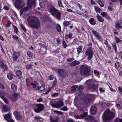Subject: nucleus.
I'll list each match as a JSON object with an SVG mask.
<instances>
[{
	"mask_svg": "<svg viewBox=\"0 0 122 122\" xmlns=\"http://www.w3.org/2000/svg\"><path fill=\"white\" fill-rule=\"evenodd\" d=\"M57 72L58 73L59 75L61 77H63L64 76L65 70L63 69H58L57 70Z\"/></svg>",
	"mask_w": 122,
	"mask_h": 122,
	"instance_id": "obj_16",
	"label": "nucleus"
},
{
	"mask_svg": "<svg viewBox=\"0 0 122 122\" xmlns=\"http://www.w3.org/2000/svg\"><path fill=\"white\" fill-rule=\"evenodd\" d=\"M107 47L109 51L112 52H113V51L112 50L111 47L110 45L107 46Z\"/></svg>",
	"mask_w": 122,
	"mask_h": 122,
	"instance_id": "obj_62",
	"label": "nucleus"
},
{
	"mask_svg": "<svg viewBox=\"0 0 122 122\" xmlns=\"http://www.w3.org/2000/svg\"><path fill=\"white\" fill-rule=\"evenodd\" d=\"M21 72L19 70H17L16 71V75L19 78L21 77Z\"/></svg>",
	"mask_w": 122,
	"mask_h": 122,
	"instance_id": "obj_34",
	"label": "nucleus"
},
{
	"mask_svg": "<svg viewBox=\"0 0 122 122\" xmlns=\"http://www.w3.org/2000/svg\"><path fill=\"white\" fill-rule=\"evenodd\" d=\"M63 105L64 103L62 101H59L58 102V108L60 107Z\"/></svg>",
	"mask_w": 122,
	"mask_h": 122,
	"instance_id": "obj_33",
	"label": "nucleus"
},
{
	"mask_svg": "<svg viewBox=\"0 0 122 122\" xmlns=\"http://www.w3.org/2000/svg\"><path fill=\"white\" fill-rule=\"evenodd\" d=\"M98 3L102 7H103L104 5L101 0H98Z\"/></svg>",
	"mask_w": 122,
	"mask_h": 122,
	"instance_id": "obj_58",
	"label": "nucleus"
},
{
	"mask_svg": "<svg viewBox=\"0 0 122 122\" xmlns=\"http://www.w3.org/2000/svg\"><path fill=\"white\" fill-rule=\"evenodd\" d=\"M87 120L88 121L90 122H96L95 119L93 118V117L89 116V117L87 118Z\"/></svg>",
	"mask_w": 122,
	"mask_h": 122,
	"instance_id": "obj_27",
	"label": "nucleus"
},
{
	"mask_svg": "<svg viewBox=\"0 0 122 122\" xmlns=\"http://www.w3.org/2000/svg\"><path fill=\"white\" fill-rule=\"evenodd\" d=\"M7 76L8 79L10 80H12L13 77L12 73H8L7 74Z\"/></svg>",
	"mask_w": 122,
	"mask_h": 122,
	"instance_id": "obj_25",
	"label": "nucleus"
},
{
	"mask_svg": "<svg viewBox=\"0 0 122 122\" xmlns=\"http://www.w3.org/2000/svg\"><path fill=\"white\" fill-rule=\"evenodd\" d=\"M48 20V18L47 16H45L44 17L43 20L44 22L47 21Z\"/></svg>",
	"mask_w": 122,
	"mask_h": 122,
	"instance_id": "obj_61",
	"label": "nucleus"
},
{
	"mask_svg": "<svg viewBox=\"0 0 122 122\" xmlns=\"http://www.w3.org/2000/svg\"><path fill=\"white\" fill-rule=\"evenodd\" d=\"M59 117L56 116H50V120L51 122H58Z\"/></svg>",
	"mask_w": 122,
	"mask_h": 122,
	"instance_id": "obj_12",
	"label": "nucleus"
},
{
	"mask_svg": "<svg viewBox=\"0 0 122 122\" xmlns=\"http://www.w3.org/2000/svg\"><path fill=\"white\" fill-rule=\"evenodd\" d=\"M11 88L12 90L14 92H16L17 90V87L16 86L15 84L12 83L11 85Z\"/></svg>",
	"mask_w": 122,
	"mask_h": 122,
	"instance_id": "obj_23",
	"label": "nucleus"
},
{
	"mask_svg": "<svg viewBox=\"0 0 122 122\" xmlns=\"http://www.w3.org/2000/svg\"><path fill=\"white\" fill-rule=\"evenodd\" d=\"M20 97V96L18 94L15 93L13 94L11 96V101L13 102H15L18 100Z\"/></svg>",
	"mask_w": 122,
	"mask_h": 122,
	"instance_id": "obj_8",
	"label": "nucleus"
},
{
	"mask_svg": "<svg viewBox=\"0 0 122 122\" xmlns=\"http://www.w3.org/2000/svg\"><path fill=\"white\" fill-rule=\"evenodd\" d=\"M23 3L21 0H16L14 3L15 7L17 9L21 8L24 6Z\"/></svg>",
	"mask_w": 122,
	"mask_h": 122,
	"instance_id": "obj_7",
	"label": "nucleus"
},
{
	"mask_svg": "<svg viewBox=\"0 0 122 122\" xmlns=\"http://www.w3.org/2000/svg\"><path fill=\"white\" fill-rule=\"evenodd\" d=\"M113 49L115 52H117V47L116 44L115 42H114L112 44Z\"/></svg>",
	"mask_w": 122,
	"mask_h": 122,
	"instance_id": "obj_32",
	"label": "nucleus"
},
{
	"mask_svg": "<svg viewBox=\"0 0 122 122\" xmlns=\"http://www.w3.org/2000/svg\"><path fill=\"white\" fill-rule=\"evenodd\" d=\"M4 101V102L5 103L7 104H8L9 103V100L7 99H6L5 98V97H4V98H3L2 99Z\"/></svg>",
	"mask_w": 122,
	"mask_h": 122,
	"instance_id": "obj_52",
	"label": "nucleus"
},
{
	"mask_svg": "<svg viewBox=\"0 0 122 122\" xmlns=\"http://www.w3.org/2000/svg\"><path fill=\"white\" fill-rule=\"evenodd\" d=\"M94 52L92 50V48L89 47L87 49L85 52V54L87 56V59L88 60H90L92 58Z\"/></svg>",
	"mask_w": 122,
	"mask_h": 122,
	"instance_id": "obj_6",
	"label": "nucleus"
},
{
	"mask_svg": "<svg viewBox=\"0 0 122 122\" xmlns=\"http://www.w3.org/2000/svg\"><path fill=\"white\" fill-rule=\"evenodd\" d=\"M51 88L50 87H49L47 90V91L45 93H44V95H46V94H48V93H49V92L51 91Z\"/></svg>",
	"mask_w": 122,
	"mask_h": 122,
	"instance_id": "obj_64",
	"label": "nucleus"
},
{
	"mask_svg": "<svg viewBox=\"0 0 122 122\" xmlns=\"http://www.w3.org/2000/svg\"><path fill=\"white\" fill-rule=\"evenodd\" d=\"M36 5L35 0H28L27 5L29 8L35 7Z\"/></svg>",
	"mask_w": 122,
	"mask_h": 122,
	"instance_id": "obj_10",
	"label": "nucleus"
},
{
	"mask_svg": "<svg viewBox=\"0 0 122 122\" xmlns=\"http://www.w3.org/2000/svg\"><path fill=\"white\" fill-rule=\"evenodd\" d=\"M82 46L81 45L79 46L78 48H77V54L79 55L80 54V53L81 52V51L82 50Z\"/></svg>",
	"mask_w": 122,
	"mask_h": 122,
	"instance_id": "obj_30",
	"label": "nucleus"
},
{
	"mask_svg": "<svg viewBox=\"0 0 122 122\" xmlns=\"http://www.w3.org/2000/svg\"><path fill=\"white\" fill-rule=\"evenodd\" d=\"M61 110L63 111H67L68 110V108L65 106H64L62 108L60 109Z\"/></svg>",
	"mask_w": 122,
	"mask_h": 122,
	"instance_id": "obj_49",
	"label": "nucleus"
},
{
	"mask_svg": "<svg viewBox=\"0 0 122 122\" xmlns=\"http://www.w3.org/2000/svg\"><path fill=\"white\" fill-rule=\"evenodd\" d=\"M115 67L116 68H119L120 65L118 62L116 61V62L115 63Z\"/></svg>",
	"mask_w": 122,
	"mask_h": 122,
	"instance_id": "obj_51",
	"label": "nucleus"
},
{
	"mask_svg": "<svg viewBox=\"0 0 122 122\" xmlns=\"http://www.w3.org/2000/svg\"><path fill=\"white\" fill-rule=\"evenodd\" d=\"M94 81L92 79H89L87 80L86 82V84L88 86L91 85L94 82Z\"/></svg>",
	"mask_w": 122,
	"mask_h": 122,
	"instance_id": "obj_22",
	"label": "nucleus"
},
{
	"mask_svg": "<svg viewBox=\"0 0 122 122\" xmlns=\"http://www.w3.org/2000/svg\"><path fill=\"white\" fill-rule=\"evenodd\" d=\"M62 45L64 48L68 46L67 45L64 40H63L62 42Z\"/></svg>",
	"mask_w": 122,
	"mask_h": 122,
	"instance_id": "obj_53",
	"label": "nucleus"
},
{
	"mask_svg": "<svg viewBox=\"0 0 122 122\" xmlns=\"http://www.w3.org/2000/svg\"><path fill=\"white\" fill-rule=\"evenodd\" d=\"M54 112L56 114L58 115H61L63 114V113L62 112L57 110L54 111Z\"/></svg>",
	"mask_w": 122,
	"mask_h": 122,
	"instance_id": "obj_42",
	"label": "nucleus"
},
{
	"mask_svg": "<svg viewBox=\"0 0 122 122\" xmlns=\"http://www.w3.org/2000/svg\"><path fill=\"white\" fill-rule=\"evenodd\" d=\"M115 40L116 43H118L122 41L121 40H120L119 38L117 36H116L115 38Z\"/></svg>",
	"mask_w": 122,
	"mask_h": 122,
	"instance_id": "obj_48",
	"label": "nucleus"
},
{
	"mask_svg": "<svg viewBox=\"0 0 122 122\" xmlns=\"http://www.w3.org/2000/svg\"><path fill=\"white\" fill-rule=\"evenodd\" d=\"M13 114L15 117L17 118V120H20L22 117V115L20 114V113L17 111H15L13 113Z\"/></svg>",
	"mask_w": 122,
	"mask_h": 122,
	"instance_id": "obj_14",
	"label": "nucleus"
},
{
	"mask_svg": "<svg viewBox=\"0 0 122 122\" xmlns=\"http://www.w3.org/2000/svg\"><path fill=\"white\" fill-rule=\"evenodd\" d=\"M20 56V53L17 52H14L13 55V57L14 60H16Z\"/></svg>",
	"mask_w": 122,
	"mask_h": 122,
	"instance_id": "obj_18",
	"label": "nucleus"
},
{
	"mask_svg": "<svg viewBox=\"0 0 122 122\" xmlns=\"http://www.w3.org/2000/svg\"><path fill=\"white\" fill-rule=\"evenodd\" d=\"M80 62L78 61L75 60L70 63V65L71 67H74L79 64Z\"/></svg>",
	"mask_w": 122,
	"mask_h": 122,
	"instance_id": "obj_17",
	"label": "nucleus"
},
{
	"mask_svg": "<svg viewBox=\"0 0 122 122\" xmlns=\"http://www.w3.org/2000/svg\"><path fill=\"white\" fill-rule=\"evenodd\" d=\"M69 24V21H65L63 23L64 25L65 26H68Z\"/></svg>",
	"mask_w": 122,
	"mask_h": 122,
	"instance_id": "obj_57",
	"label": "nucleus"
},
{
	"mask_svg": "<svg viewBox=\"0 0 122 122\" xmlns=\"http://www.w3.org/2000/svg\"><path fill=\"white\" fill-rule=\"evenodd\" d=\"M52 107L54 108L58 107V102H55L52 104Z\"/></svg>",
	"mask_w": 122,
	"mask_h": 122,
	"instance_id": "obj_43",
	"label": "nucleus"
},
{
	"mask_svg": "<svg viewBox=\"0 0 122 122\" xmlns=\"http://www.w3.org/2000/svg\"><path fill=\"white\" fill-rule=\"evenodd\" d=\"M28 23L31 27L38 29L40 26L39 20H36L32 16H29L27 19Z\"/></svg>",
	"mask_w": 122,
	"mask_h": 122,
	"instance_id": "obj_4",
	"label": "nucleus"
},
{
	"mask_svg": "<svg viewBox=\"0 0 122 122\" xmlns=\"http://www.w3.org/2000/svg\"><path fill=\"white\" fill-rule=\"evenodd\" d=\"M80 73L81 76H91L93 78V72L90 67L87 65H82L80 68Z\"/></svg>",
	"mask_w": 122,
	"mask_h": 122,
	"instance_id": "obj_1",
	"label": "nucleus"
},
{
	"mask_svg": "<svg viewBox=\"0 0 122 122\" xmlns=\"http://www.w3.org/2000/svg\"><path fill=\"white\" fill-rule=\"evenodd\" d=\"M48 9V11L53 16L59 20H60L61 17V13L59 11L56 9L55 7L52 4H49L47 5Z\"/></svg>",
	"mask_w": 122,
	"mask_h": 122,
	"instance_id": "obj_3",
	"label": "nucleus"
},
{
	"mask_svg": "<svg viewBox=\"0 0 122 122\" xmlns=\"http://www.w3.org/2000/svg\"><path fill=\"white\" fill-rule=\"evenodd\" d=\"M73 35L71 32H70L68 35L66 34L65 35V38L66 39H68L69 38L70 40L72 38Z\"/></svg>",
	"mask_w": 122,
	"mask_h": 122,
	"instance_id": "obj_24",
	"label": "nucleus"
},
{
	"mask_svg": "<svg viewBox=\"0 0 122 122\" xmlns=\"http://www.w3.org/2000/svg\"><path fill=\"white\" fill-rule=\"evenodd\" d=\"M93 35L99 41H101L102 39L101 35L95 30H93L92 31Z\"/></svg>",
	"mask_w": 122,
	"mask_h": 122,
	"instance_id": "obj_9",
	"label": "nucleus"
},
{
	"mask_svg": "<svg viewBox=\"0 0 122 122\" xmlns=\"http://www.w3.org/2000/svg\"><path fill=\"white\" fill-rule=\"evenodd\" d=\"M77 88H78V90H79L80 87H79L78 86H73L71 88V91L73 93L75 92L76 91V89Z\"/></svg>",
	"mask_w": 122,
	"mask_h": 122,
	"instance_id": "obj_20",
	"label": "nucleus"
},
{
	"mask_svg": "<svg viewBox=\"0 0 122 122\" xmlns=\"http://www.w3.org/2000/svg\"><path fill=\"white\" fill-rule=\"evenodd\" d=\"M97 17L98 21L100 22H103L104 21V19L102 18V16L99 15L98 14L97 16Z\"/></svg>",
	"mask_w": 122,
	"mask_h": 122,
	"instance_id": "obj_26",
	"label": "nucleus"
},
{
	"mask_svg": "<svg viewBox=\"0 0 122 122\" xmlns=\"http://www.w3.org/2000/svg\"><path fill=\"white\" fill-rule=\"evenodd\" d=\"M21 29L22 30L25 32H26V30L24 25L22 24H20Z\"/></svg>",
	"mask_w": 122,
	"mask_h": 122,
	"instance_id": "obj_45",
	"label": "nucleus"
},
{
	"mask_svg": "<svg viewBox=\"0 0 122 122\" xmlns=\"http://www.w3.org/2000/svg\"><path fill=\"white\" fill-rule=\"evenodd\" d=\"M4 117L5 119L7 121L10 119L11 118V116L10 113L6 114L4 116Z\"/></svg>",
	"mask_w": 122,
	"mask_h": 122,
	"instance_id": "obj_19",
	"label": "nucleus"
},
{
	"mask_svg": "<svg viewBox=\"0 0 122 122\" xmlns=\"http://www.w3.org/2000/svg\"><path fill=\"white\" fill-rule=\"evenodd\" d=\"M45 86L44 85H42L41 86L39 87L38 86L36 89V90H38L39 92H40L44 90L45 89Z\"/></svg>",
	"mask_w": 122,
	"mask_h": 122,
	"instance_id": "obj_21",
	"label": "nucleus"
},
{
	"mask_svg": "<svg viewBox=\"0 0 122 122\" xmlns=\"http://www.w3.org/2000/svg\"><path fill=\"white\" fill-rule=\"evenodd\" d=\"M59 95V93H53L51 95V96L52 97H55Z\"/></svg>",
	"mask_w": 122,
	"mask_h": 122,
	"instance_id": "obj_60",
	"label": "nucleus"
},
{
	"mask_svg": "<svg viewBox=\"0 0 122 122\" xmlns=\"http://www.w3.org/2000/svg\"><path fill=\"white\" fill-rule=\"evenodd\" d=\"M56 30L57 31L60 32L61 30V27L59 24H57L56 27Z\"/></svg>",
	"mask_w": 122,
	"mask_h": 122,
	"instance_id": "obj_39",
	"label": "nucleus"
},
{
	"mask_svg": "<svg viewBox=\"0 0 122 122\" xmlns=\"http://www.w3.org/2000/svg\"><path fill=\"white\" fill-rule=\"evenodd\" d=\"M1 67L5 70L7 71L8 70V68L7 65L4 63V65H2Z\"/></svg>",
	"mask_w": 122,
	"mask_h": 122,
	"instance_id": "obj_44",
	"label": "nucleus"
},
{
	"mask_svg": "<svg viewBox=\"0 0 122 122\" xmlns=\"http://www.w3.org/2000/svg\"><path fill=\"white\" fill-rule=\"evenodd\" d=\"M57 80L56 78H55V80L54 81L51 87L54 88L56 86L57 83Z\"/></svg>",
	"mask_w": 122,
	"mask_h": 122,
	"instance_id": "obj_40",
	"label": "nucleus"
},
{
	"mask_svg": "<svg viewBox=\"0 0 122 122\" xmlns=\"http://www.w3.org/2000/svg\"><path fill=\"white\" fill-rule=\"evenodd\" d=\"M115 27L117 29H119V28L122 29V26L119 23H117L116 24Z\"/></svg>",
	"mask_w": 122,
	"mask_h": 122,
	"instance_id": "obj_36",
	"label": "nucleus"
},
{
	"mask_svg": "<svg viewBox=\"0 0 122 122\" xmlns=\"http://www.w3.org/2000/svg\"><path fill=\"white\" fill-rule=\"evenodd\" d=\"M26 86H28L30 84V82L29 81V79L27 78L26 80Z\"/></svg>",
	"mask_w": 122,
	"mask_h": 122,
	"instance_id": "obj_59",
	"label": "nucleus"
},
{
	"mask_svg": "<svg viewBox=\"0 0 122 122\" xmlns=\"http://www.w3.org/2000/svg\"><path fill=\"white\" fill-rule=\"evenodd\" d=\"M33 53L30 51H28L27 53V55L29 57H31L33 55Z\"/></svg>",
	"mask_w": 122,
	"mask_h": 122,
	"instance_id": "obj_46",
	"label": "nucleus"
},
{
	"mask_svg": "<svg viewBox=\"0 0 122 122\" xmlns=\"http://www.w3.org/2000/svg\"><path fill=\"white\" fill-rule=\"evenodd\" d=\"M113 122H122V119L120 118L119 117H117Z\"/></svg>",
	"mask_w": 122,
	"mask_h": 122,
	"instance_id": "obj_37",
	"label": "nucleus"
},
{
	"mask_svg": "<svg viewBox=\"0 0 122 122\" xmlns=\"http://www.w3.org/2000/svg\"><path fill=\"white\" fill-rule=\"evenodd\" d=\"M98 84H97V86L95 85V82H93L90 86H88V89H91L93 91H96L98 89Z\"/></svg>",
	"mask_w": 122,
	"mask_h": 122,
	"instance_id": "obj_11",
	"label": "nucleus"
},
{
	"mask_svg": "<svg viewBox=\"0 0 122 122\" xmlns=\"http://www.w3.org/2000/svg\"><path fill=\"white\" fill-rule=\"evenodd\" d=\"M83 100L84 101L85 103L86 104H87L90 102L91 99L89 98L85 97V98L83 99Z\"/></svg>",
	"mask_w": 122,
	"mask_h": 122,
	"instance_id": "obj_28",
	"label": "nucleus"
},
{
	"mask_svg": "<svg viewBox=\"0 0 122 122\" xmlns=\"http://www.w3.org/2000/svg\"><path fill=\"white\" fill-rule=\"evenodd\" d=\"M116 106L117 107V109L119 110H121L122 108V107L119 103L116 104Z\"/></svg>",
	"mask_w": 122,
	"mask_h": 122,
	"instance_id": "obj_50",
	"label": "nucleus"
},
{
	"mask_svg": "<svg viewBox=\"0 0 122 122\" xmlns=\"http://www.w3.org/2000/svg\"><path fill=\"white\" fill-rule=\"evenodd\" d=\"M118 90L119 93L121 94V95L122 96V87L119 86L118 87Z\"/></svg>",
	"mask_w": 122,
	"mask_h": 122,
	"instance_id": "obj_54",
	"label": "nucleus"
},
{
	"mask_svg": "<svg viewBox=\"0 0 122 122\" xmlns=\"http://www.w3.org/2000/svg\"><path fill=\"white\" fill-rule=\"evenodd\" d=\"M13 28L14 29V31L15 33L17 34L18 33V29L17 27L15 25L13 26Z\"/></svg>",
	"mask_w": 122,
	"mask_h": 122,
	"instance_id": "obj_47",
	"label": "nucleus"
},
{
	"mask_svg": "<svg viewBox=\"0 0 122 122\" xmlns=\"http://www.w3.org/2000/svg\"><path fill=\"white\" fill-rule=\"evenodd\" d=\"M26 69H30L32 67L31 64L27 65L26 66Z\"/></svg>",
	"mask_w": 122,
	"mask_h": 122,
	"instance_id": "obj_63",
	"label": "nucleus"
},
{
	"mask_svg": "<svg viewBox=\"0 0 122 122\" xmlns=\"http://www.w3.org/2000/svg\"><path fill=\"white\" fill-rule=\"evenodd\" d=\"M3 109L4 112H8L9 110V109L8 107H7L6 105L4 106L3 107Z\"/></svg>",
	"mask_w": 122,
	"mask_h": 122,
	"instance_id": "obj_41",
	"label": "nucleus"
},
{
	"mask_svg": "<svg viewBox=\"0 0 122 122\" xmlns=\"http://www.w3.org/2000/svg\"><path fill=\"white\" fill-rule=\"evenodd\" d=\"M28 6H26L21 9L20 11V16L24 15L25 16V14L28 10Z\"/></svg>",
	"mask_w": 122,
	"mask_h": 122,
	"instance_id": "obj_13",
	"label": "nucleus"
},
{
	"mask_svg": "<svg viewBox=\"0 0 122 122\" xmlns=\"http://www.w3.org/2000/svg\"><path fill=\"white\" fill-rule=\"evenodd\" d=\"M94 9L98 13H100L102 10L101 9L96 6L94 7Z\"/></svg>",
	"mask_w": 122,
	"mask_h": 122,
	"instance_id": "obj_38",
	"label": "nucleus"
},
{
	"mask_svg": "<svg viewBox=\"0 0 122 122\" xmlns=\"http://www.w3.org/2000/svg\"><path fill=\"white\" fill-rule=\"evenodd\" d=\"M89 22L90 24L92 25H95L96 23V21L94 20V18H91L90 19Z\"/></svg>",
	"mask_w": 122,
	"mask_h": 122,
	"instance_id": "obj_29",
	"label": "nucleus"
},
{
	"mask_svg": "<svg viewBox=\"0 0 122 122\" xmlns=\"http://www.w3.org/2000/svg\"><path fill=\"white\" fill-rule=\"evenodd\" d=\"M97 108L96 107L94 106H91L90 109V114L93 115L95 114L97 112Z\"/></svg>",
	"mask_w": 122,
	"mask_h": 122,
	"instance_id": "obj_15",
	"label": "nucleus"
},
{
	"mask_svg": "<svg viewBox=\"0 0 122 122\" xmlns=\"http://www.w3.org/2000/svg\"><path fill=\"white\" fill-rule=\"evenodd\" d=\"M109 5L108 7V9L110 11H112L113 10L112 7L113 6V4L112 3L109 2Z\"/></svg>",
	"mask_w": 122,
	"mask_h": 122,
	"instance_id": "obj_35",
	"label": "nucleus"
},
{
	"mask_svg": "<svg viewBox=\"0 0 122 122\" xmlns=\"http://www.w3.org/2000/svg\"><path fill=\"white\" fill-rule=\"evenodd\" d=\"M5 93L3 91H0V97L2 99L5 97Z\"/></svg>",
	"mask_w": 122,
	"mask_h": 122,
	"instance_id": "obj_31",
	"label": "nucleus"
},
{
	"mask_svg": "<svg viewBox=\"0 0 122 122\" xmlns=\"http://www.w3.org/2000/svg\"><path fill=\"white\" fill-rule=\"evenodd\" d=\"M12 38L15 40H17L19 39L18 37L16 35H13L12 36Z\"/></svg>",
	"mask_w": 122,
	"mask_h": 122,
	"instance_id": "obj_55",
	"label": "nucleus"
},
{
	"mask_svg": "<svg viewBox=\"0 0 122 122\" xmlns=\"http://www.w3.org/2000/svg\"><path fill=\"white\" fill-rule=\"evenodd\" d=\"M41 119V117L39 116H36L34 117V119L35 120H40Z\"/></svg>",
	"mask_w": 122,
	"mask_h": 122,
	"instance_id": "obj_56",
	"label": "nucleus"
},
{
	"mask_svg": "<svg viewBox=\"0 0 122 122\" xmlns=\"http://www.w3.org/2000/svg\"><path fill=\"white\" fill-rule=\"evenodd\" d=\"M111 111L108 109L104 112L103 116V119L104 122H111L109 120L112 119L115 116L116 112L114 109H112Z\"/></svg>",
	"mask_w": 122,
	"mask_h": 122,
	"instance_id": "obj_2",
	"label": "nucleus"
},
{
	"mask_svg": "<svg viewBox=\"0 0 122 122\" xmlns=\"http://www.w3.org/2000/svg\"><path fill=\"white\" fill-rule=\"evenodd\" d=\"M33 110L36 113H40L43 111L44 109V105L41 103L35 104L33 105Z\"/></svg>",
	"mask_w": 122,
	"mask_h": 122,
	"instance_id": "obj_5",
	"label": "nucleus"
}]
</instances>
